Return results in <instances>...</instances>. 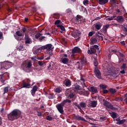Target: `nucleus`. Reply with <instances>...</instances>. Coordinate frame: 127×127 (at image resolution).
<instances>
[{
    "label": "nucleus",
    "mask_w": 127,
    "mask_h": 127,
    "mask_svg": "<svg viewBox=\"0 0 127 127\" xmlns=\"http://www.w3.org/2000/svg\"><path fill=\"white\" fill-rule=\"evenodd\" d=\"M21 112L19 110H14L9 115H8V119L9 121H14L20 118Z\"/></svg>",
    "instance_id": "1"
},
{
    "label": "nucleus",
    "mask_w": 127,
    "mask_h": 127,
    "mask_svg": "<svg viewBox=\"0 0 127 127\" xmlns=\"http://www.w3.org/2000/svg\"><path fill=\"white\" fill-rule=\"evenodd\" d=\"M31 67H32V63L29 60L24 61L21 64V68L25 72H29Z\"/></svg>",
    "instance_id": "2"
},
{
    "label": "nucleus",
    "mask_w": 127,
    "mask_h": 127,
    "mask_svg": "<svg viewBox=\"0 0 127 127\" xmlns=\"http://www.w3.org/2000/svg\"><path fill=\"white\" fill-rule=\"evenodd\" d=\"M107 72L109 73L108 75H110L113 77H117L119 74V70L114 66H110L107 68Z\"/></svg>",
    "instance_id": "3"
},
{
    "label": "nucleus",
    "mask_w": 127,
    "mask_h": 127,
    "mask_svg": "<svg viewBox=\"0 0 127 127\" xmlns=\"http://www.w3.org/2000/svg\"><path fill=\"white\" fill-rule=\"evenodd\" d=\"M71 35L74 38H80V36H81V32L75 28H72V31H71Z\"/></svg>",
    "instance_id": "4"
},
{
    "label": "nucleus",
    "mask_w": 127,
    "mask_h": 127,
    "mask_svg": "<svg viewBox=\"0 0 127 127\" xmlns=\"http://www.w3.org/2000/svg\"><path fill=\"white\" fill-rule=\"evenodd\" d=\"M2 64L3 66V69H7L11 67V63L8 62H4L2 63Z\"/></svg>",
    "instance_id": "5"
},
{
    "label": "nucleus",
    "mask_w": 127,
    "mask_h": 127,
    "mask_svg": "<svg viewBox=\"0 0 127 127\" xmlns=\"http://www.w3.org/2000/svg\"><path fill=\"white\" fill-rule=\"evenodd\" d=\"M24 39L25 40V43L26 44H30V43H31V38L29 37L28 33L25 34Z\"/></svg>",
    "instance_id": "6"
},
{
    "label": "nucleus",
    "mask_w": 127,
    "mask_h": 127,
    "mask_svg": "<svg viewBox=\"0 0 127 127\" xmlns=\"http://www.w3.org/2000/svg\"><path fill=\"white\" fill-rule=\"evenodd\" d=\"M78 94L79 95H83V96H86L89 94L88 91H86L85 89L81 88L78 91H77Z\"/></svg>",
    "instance_id": "7"
},
{
    "label": "nucleus",
    "mask_w": 127,
    "mask_h": 127,
    "mask_svg": "<svg viewBox=\"0 0 127 127\" xmlns=\"http://www.w3.org/2000/svg\"><path fill=\"white\" fill-rule=\"evenodd\" d=\"M63 107L64 106L62 105L61 103L56 105L57 109L60 114H63L64 112L63 111Z\"/></svg>",
    "instance_id": "8"
},
{
    "label": "nucleus",
    "mask_w": 127,
    "mask_h": 127,
    "mask_svg": "<svg viewBox=\"0 0 127 127\" xmlns=\"http://www.w3.org/2000/svg\"><path fill=\"white\" fill-rule=\"evenodd\" d=\"M94 73L96 75L97 78L98 79H101V71L99 70L98 68L95 67V70H94Z\"/></svg>",
    "instance_id": "9"
},
{
    "label": "nucleus",
    "mask_w": 127,
    "mask_h": 127,
    "mask_svg": "<svg viewBox=\"0 0 127 127\" xmlns=\"http://www.w3.org/2000/svg\"><path fill=\"white\" fill-rule=\"evenodd\" d=\"M112 52L117 55V56H120V57H124V54H122L120 51H118L116 49L112 50Z\"/></svg>",
    "instance_id": "10"
},
{
    "label": "nucleus",
    "mask_w": 127,
    "mask_h": 127,
    "mask_svg": "<svg viewBox=\"0 0 127 127\" xmlns=\"http://www.w3.org/2000/svg\"><path fill=\"white\" fill-rule=\"evenodd\" d=\"M87 89L89 90L90 92H91L92 93H94L95 94L98 93V89H97V87L92 86L91 87H88Z\"/></svg>",
    "instance_id": "11"
},
{
    "label": "nucleus",
    "mask_w": 127,
    "mask_h": 127,
    "mask_svg": "<svg viewBox=\"0 0 127 127\" xmlns=\"http://www.w3.org/2000/svg\"><path fill=\"white\" fill-rule=\"evenodd\" d=\"M104 106L105 107H107V108H109V109H111V110H113L114 109V107H113V105L109 102V101H105L104 103Z\"/></svg>",
    "instance_id": "12"
},
{
    "label": "nucleus",
    "mask_w": 127,
    "mask_h": 127,
    "mask_svg": "<svg viewBox=\"0 0 127 127\" xmlns=\"http://www.w3.org/2000/svg\"><path fill=\"white\" fill-rule=\"evenodd\" d=\"M41 50H42V49H37V48H34L33 49V52L34 54H36L37 55H38L40 52H41Z\"/></svg>",
    "instance_id": "13"
},
{
    "label": "nucleus",
    "mask_w": 127,
    "mask_h": 127,
    "mask_svg": "<svg viewBox=\"0 0 127 127\" xmlns=\"http://www.w3.org/2000/svg\"><path fill=\"white\" fill-rule=\"evenodd\" d=\"M75 21L77 22V23H82V22H83V18L81 17L80 16H77Z\"/></svg>",
    "instance_id": "14"
},
{
    "label": "nucleus",
    "mask_w": 127,
    "mask_h": 127,
    "mask_svg": "<svg viewBox=\"0 0 127 127\" xmlns=\"http://www.w3.org/2000/svg\"><path fill=\"white\" fill-rule=\"evenodd\" d=\"M47 49V51H48V52H49V51H51V52H49V57L47 58L46 59V60H50V57H51V56H52V51H53V49H51V48H48V49Z\"/></svg>",
    "instance_id": "15"
},
{
    "label": "nucleus",
    "mask_w": 127,
    "mask_h": 127,
    "mask_svg": "<svg viewBox=\"0 0 127 127\" xmlns=\"http://www.w3.org/2000/svg\"><path fill=\"white\" fill-rule=\"evenodd\" d=\"M122 29L124 33L126 34V35H127V24H124L122 25Z\"/></svg>",
    "instance_id": "16"
},
{
    "label": "nucleus",
    "mask_w": 127,
    "mask_h": 127,
    "mask_svg": "<svg viewBox=\"0 0 127 127\" xmlns=\"http://www.w3.org/2000/svg\"><path fill=\"white\" fill-rule=\"evenodd\" d=\"M71 103V100L69 99H65L64 100L61 104L64 107L65 105H67V104H70Z\"/></svg>",
    "instance_id": "17"
},
{
    "label": "nucleus",
    "mask_w": 127,
    "mask_h": 127,
    "mask_svg": "<svg viewBox=\"0 0 127 127\" xmlns=\"http://www.w3.org/2000/svg\"><path fill=\"white\" fill-rule=\"evenodd\" d=\"M103 26V24L101 23H98L97 24H96L95 25V29L97 30H100L102 27Z\"/></svg>",
    "instance_id": "18"
},
{
    "label": "nucleus",
    "mask_w": 127,
    "mask_h": 127,
    "mask_svg": "<svg viewBox=\"0 0 127 127\" xmlns=\"http://www.w3.org/2000/svg\"><path fill=\"white\" fill-rule=\"evenodd\" d=\"M37 86L36 85H35L32 89L31 90V94L32 95V96H33L34 95H35V93L36 92V91H37Z\"/></svg>",
    "instance_id": "19"
},
{
    "label": "nucleus",
    "mask_w": 127,
    "mask_h": 127,
    "mask_svg": "<svg viewBox=\"0 0 127 127\" xmlns=\"http://www.w3.org/2000/svg\"><path fill=\"white\" fill-rule=\"evenodd\" d=\"M116 121L117 122V124L119 125H123V124H125V122H126V120L123 119V120H120V119H117Z\"/></svg>",
    "instance_id": "20"
},
{
    "label": "nucleus",
    "mask_w": 127,
    "mask_h": 127,
    "mask_svg": "<svg viewBox=\"0 0 127 127\" xmlns=\"http://www.w3.org/2000/svg\"><path fill=\"white\" fill-rule=\"evenodd\" d=\"M61 60L63 64H67V63H68V62H69V60L67 58H62L61 59Z\"/></svg>",
    "instance_id": "21"
},
{
    "label": "nucleus",
    "mask_w": 127,
    "mask_h": 127,
    "mask_svg": "<svg viewBox=\"0 0 127 127\" xmlns=\"http://www.w3.org/2000/svg\"><path fill=\"white\" fill-rule=\"evenodd\" d=\"M64 84H65V87H70V85H71V81L68 79L64 81Z\"/></svg>",
    "instance_id": "22"
},
{
    "label": "nucleus",
    "mask_w": 127,
    "mask_h": 127,
    "mask_svg": "<svg viewBox=\"0 0 127 127\" xmlns=\"http://www.w3.org/2000/svg\"><path fill=\"white\" fill-rule=\"evenodd\" d=\"M30 87H31V84H30V83H24L22 88H26L27 89H29Z\"/></svg>",
    "instance_id": "23"
},
{
    "label": "nucleus",
    "mask_w": 127,
    "mask_h": 127,
    "mask_svg": "<svg viewBox=\"0 0 127 127\" xmlns=\"http://www.w3.org/2000/svg\"><path fill=\"white\" fill-rule=\"evenodd\" d=\"M95 52H96V49L95 48H91L90 50H88L87 51V53L88 54H93Z\"/></svg>",
    "instance_id": "24"
},
{
    "label": "nucleus",
    "mask_w": 127,
    "mask_h": 127,
    "mask_svg": "<svg viewBox=\"0 0 127 127\" xmlns=\"http://www.w3.org/2000/svg\"><path fill=\"white\" fill-rule=\"evenodd\" d=\"M110 27V25L106 24V25L103 26L102 28V31L104 32H107V30Z\"/></svg>",
    "instance_id": "25"
},
{
    "label": "nucleus",
    "mask_w": 127,
    "mask_h": 127,
    "mask_svg": "<svg viewBox=\"0 0 127 127\" xmlns=\"http://www.w3.org/2000/svg\"><path fill=\"white\" fill-rule=\"evenodd\" d=\"M97 38H92L91 39V42L90 44L91 45H94L95 43H97Z\"/></svg>",
    "instance_id": "26"
},
{
    "label": "nucleus",
    "mask_w": 127,
    "mask_h": 127,
    "mask_svg": "<svg viewBox=\"0 0 127 127\" xmlns=\"http://www.w3.org/2000/svg\"><path fill=\"white\" fill-rule=\"evenodd\" d=\"M98 104V102L97 101H91V107L92 108H96L97 107V104Z\"/></svg>",
    "instance_id": "27"
},
{
    "label": "nucleus",
    "mask_w": 127,
    "mask_h": 127,
    "mask_svg": "<svg viewBox=\"0 0 127 127\" xmlns=\"http://www.w3.org/2000/svg\"><path fill=\"white\" fill-rule=\"evenodd\" d=\"M117 21L118 22H123L124 21V18H123V16H119L117 17Z\"/></svg>",
    "instance_id": "28"
},
{
    "label": "nucleus",
    "mask_w": 127,
    "mask_h": 127,
    "mask_svg": "<svg viewBox=\"0 0 127 127\" xmlns=\"http://www.w3.org/2000/svg\"><path fill=\"white\" fill-rule=\"evenodd\" d=\"M99 0V3L100 4H106L108 1H109V0Z\"/></svg>",
    "instance_id": "29"
},
{
    "label": "nucleus",
    "mask_w": 127,
    "mask_h": 127,
    "mask_svg": "<svg viewBox=\"0 0 127 127\" xmlns=\"http://www.w3.org/2000/svg\"><path fill=\"white\" fill-rule=\"evenodd\" d=\"M41 48H52V44H48L46 45L45 46H43Z\"/></svg>",
    "instance_id": "30"
},
{
    "label": "nucleus",
    "mask_w": 127,
    "mask_h": 127,
    "mask_svg": "<svg viewBox=\"0 0 127 127\" xmlns=\"http://www.w3.org/2000/svg\"><path fill=\"white\" fill-rule=\"evenodd\" d=\"M95 36L96 39H98L99 40H104V37H103V36H100L96 34H95Z\"/></svg>",
    "instance_id": "31"
},
{
    "label": "nucleus",
    "mask_w": 127,
    "mask_h": 127,
    "mask_svg": "<svg viewBox=\"0 0 127 127\" xmlns=\"http://www.w3.org/2000/svg\"><path fill=\"white\" fill-rule=\"evenodd\" d=\"M76 120H78V121H82L83 122H86V120L84 119V118L80 116H77L76 117Z\"/></svg>",
    "instance_id": "32"
},
{
    "label": "nucleus",
    "mask_w": 127,
    "mask_h": 127,
    "mask_svg": "<svg viewBox=\"0 0 127 127\" xmlns=\"http://www.w3.org/2000/svg\"><path fill=\"white\" fill-rule=\"evenodd\" d=\"M74 88L75 89V90L77 91V92H78L81 88L80 86L78 85H74Z\"/></svg>",
    "instance_id": "33"
},
{
    "label": "nucleus",
    "mask_w": 127,
    "mask_h": 127,
    "mask_svg": "<svg viewBox=\"0 0 127 127\" xmlns=\"http://www.w3.org/2000/svg\"><path fill=\"white\" fill-rule=\"evenodd\" d=\"M111 116L113 119H116V118H118V114L115 113V112H112L111 114Z\"/></svg>",
    "instance_id": "34"
},
{
    "label": "nucleus",
    "mask_w": 127,
    "mask_h": 127,
    "mask_svg": "<svg viewBox=\"0 0 127 127\" xmlns=\"http://www.w3.org/2000/svg\"><path fill=\"white\" fill-rule=\"evenodd\" d=\"M80 51L79 48H73L72 50V53L74 54V53H77Z\"/></svg>",
    "instance_id": "35"
},
{
    "label": "nucleus",
    "mask_w": 127,
    "mask_h": 127,
    "mask_svg": "<svg viewBox=\"0 0 127 127\" xmlns=\"http://www.w3.org/2000/svg\"><path fill=\"white\" fill-rule=\"evenodd\" d=\"M57 27L61 29V30L62 31H65V27L63 25H57Z\"/></svg>",
    "instance_id": "36"
},
{
    "label": "nucleus",
    "mask_w": 127,
    "mask_h": 127,
    "mask_svg": "<svg viewBox=\"0 0 127 127\" xmlns=\"http://www.w3.org/2000/svg\"><path fill=\"white\" fill-rule=\"evenodd\" d=\"M16 35H17V36H19V37L23 36V34L20 32V31H17V32H16Z\"/></svg>",
    "instance_id": "37"
},
{
    "label": "nucleus",
    "mask_w": 127,
    "mask_h": 127,
    "mask_svg": "<svg viewBox=\"0 0 127 127\" xmlns=\"http://www.w3.org/2000/svg\"><path fill=\"white\" fill-rule=\"evenodd\" d=\"M126 68H127V64H123L120 67V70H126Z\"/></svg>",
    "instance_id": "38"
},
{
    "label": "nucleus",
    "mask_w": 127,
    "mask_h": 127,
    "mask_svg": "<svg viewBox=\"0 0 127 127\" xmlns=\"http://www.w3.org/2000/svg\"><path fill=\"white\" fill-rule=\"evenodd\" d=\"M54 18H56V19H59L60 18V14L57 13L54 14Z\"/></svg>",
    "instance_id": "39"
},
{
    "label": "nucleus",
    "mask_w": 127,
    "mask_h": 127,
    "mask_svg": "<svg viewBox=\"0 0 127 127\" xmlns=\"http://www.w3.org/2000/svg\"><path fill=\"white\" fill-rule=\"evenodd\" d=\"M115 101H116V102H119V101H124V96L123 97H116L115 99Z\"/></svg>",
    "instance_id": "40"
},
{
    "label": "nucleus",
    "mask_w": 127,
    "mask_h": 127,
    "mask_svg": "<svg viewBox=\"0 0 127 127\" xmlns=\"http://www.w3.org/2000/svg\"><path fill=\"white\" fill-rule=\"evenodd\" d=\"M62 91V89L61 88L58 87L55 89V92H56V93H61Z\"/></svg>",
    "instance_id": "41"
},
{
    "label": "nucleus",
    "mask_w": 127,
    "mask_h": 127,
    "mask_svg": "<svg viewBox=\"0 0 127 127\" xmlns=\"http://www.w3.org/2000/svg\"><path fill=\"white\" fill-rule=\"evenodd\" d=\"M41 35H42V34H41L40 33H38L35 35V37L36 39H38L40 37V36H41Z\"/></svg>",
    "instance_id": "42"
},
{
    "label": "nucleus",
    "mask_w": 127,
    "mask_h": 127,
    "mask_svg": "<svg viewBox=\"0 0 127 127\" xmlns=\"http://www.w3.org/2000/svg\"><path fill=\"white\" fill-rule=\"evenodd\" d=\"M124 99L123 101H125L126 104L127 105V93L124 96H123Z\"/></svg>",
    "instance_id": "43"
},
{
    "label": "nucleus",
    "mask_w": 127,
    "mask_h": 127,
    "mask_svg": "<svg viewBox=\"0 0 127 127\" xmlns=\"http://www.w3.org/2000/svg\"><path fill=\"white\" fill-rule=\"evenodd\" d=\"M80 106L81 108H86V103L84 102H81L80 103Z\"/></svg>",
    "instance_id": "44"
},
{
    "label": "nucleus",
    "mask_w": 127,
    "mask_h": 127,
    "mask_svg": "<svg viewBox=\"0 0 127 127\" xmlns=\"http://www.w3.org/2000/svg\"><path fill=\"white\" fill-rule=\"evenodd\" d=\"M61 22V21H60V20H57L55 22V24L56 25H60L59 24H60V23Z\"/></svg>",
    "instance_id": "45"
},
{
    "label": "nucleus",
    "mask_w": 127,
    "mask_h": 127,
    "mask_svg": "<svg viewBox=\"0 0 127 127\" xmlns=\"http://www.w3.org/2000/svg\"><path fill=\"white\" fill-rule=\"evenodd\" d=\"M83 4H84V5H86V4H89V0H83Z\"/></svg>",
    "instance_id": "46"
},
{
    "label": "nucleus",
    "mask_w": 127,
    "mask_h": 127,
    "mask_svg": "<svg viewBox=\"0 0 127 127\" xmlns=\"http://www.w3.org/2000/svg\"><path fill=\"white\" fill-rule=\"evenodd\" d=\"M110 92L112 93V94H115V93H116V89H110Z\"/></svg>",
    "instance_id": "47"
},
{
    "label": "nucleus",
    "mask_w": 127,
    "mask_h": 127,
    "mask_svg": "<svg viewBox=\"0 0 127 127\" xmlns=\"http://www.w3.org/2000/svg\"><path fill=\"white\" fill-rule=\"evenodd\" d=\"M119 44L123 45V46H126V41H123L119 42Z\"/></svg>",
    "instance_id": "48"
},
{
    "label": "nucleus",
    "mask_w": 127,
    "mask_h": 127,
    "mask_svg": "<svg viewBox=\"0 0 127 127\" xmlns=\"http://www.w3.org/2000/svg\"><path fill=\"white\" fill-rule=\"evenodd\" d=\"M8 92V87H4V94Z\"/></svg>",
    "instance_id": "49"
},
{
    "label": "nucleus",
    "mask_w": 127,
    "mask_h": 127,
    "mask_svg": "<svg viewBox=\"0 0 127 127\" xmlns=\"http://www.w3.org/2000/svg\"><path fill=\"white\" fill-rule=\"evenodd\" d=\"M21 30L22 32H23V33H25V32H26V31H27V29H26V28L24 27L22 28Z\"/></svg>",
    "instance_id": "50"
},
{
    "label": "nucleus",
    "mask_w": 127,
    "mask_h": 127,
    "mask_svg": "<svg viewBox=\"0 0 127 127\" xmlns=\"http://www.w3.org/2000/svg\"><path fill=\"white\" fill-rule=\"evenodd\" d=\"M45 38H46V37L42 36L40 40V42H42V41H45Z\"/></svg>",
    "instance_id": "51"
},
{
    "label": "nucleus",
    "mask_w": 127,
    "mask_h": 127,
    "mask_svg": "<svg viewBox=\"0 0 127 127\" xmlns=\"http://www.w3.org/2000/svg\"><path fill=\"white\" fill-rule=\"evenodd\" d=\"M75 96V94H74L73 93H70V94H69L68 97L69 98H70V99H72V98H74Z\"/></svg>",
    "instance_id": "52"
},
{
    "label": "nucleus",
    "mask_w": 127,
    "mask_h": 127,
    "mask_svg": "<svg viewBox=\"0 0 127 127\" xmlns=\"http://www.w3.org/2000/svg\"><path fill=\"white\" fill-rule=\"evenodd\" d=\"M93 34H95V31L90 32L88 34V36H93Z\"/></svg>",
    "instance_id": "53"
},
{
    "label": "nucleus",
    "mask_w": 127,
    "mask_h": 127,
    "mask_svg": "<svg viewBox=\"0 0 127 127\" xmlns=\"http://www.w3.org/2000/svg\"><path fill=\"white\" fill-rule=\"evenodd\" d=\"M66 13H71L72 12V10L70 8H68L66 10Z\"/></svg>",
    "instance_id": "54"
},
{
    "label": "nucleus",
    "mask_w": 127,
    "mask_h": 127,
    "mask_svg": "<svg viewBox=\"0 0 127 127\" xmlns=\"http://www.w3.org/2000/svg\"><path fill=\"white\" fill-rule=\"evenodd\" d=\"M46 119H47V121H52V117H51L49 116H47Z\"/></svg>",
    "instance_id": "55"
},
{
    "label": "nucleus",
    "mask_w": 127,
    "mask_h": 127,
    "mask_svg": "<svg viewBox=\"0 0 127 127\" xmlns=\"http://www.w3.org/2000/svg\"><path fill=\"white\" fill-rule=\"evenodd\" d=\"M105 120H106V118H105V117H100V122H103V121H105Z\"/></svg>",
    "instance_id": "56"
},
{
    "label": "nucleus",
    "mask_w": 127,
    "mask_h": 127,
    "mask_svg": "<svg viewBox=\"0 0 127 127\" xmlns=\"http://www.w3.org/2000/svg\"><path fill=\"white\" fill-rule=\"evenodd\" d=\"M38 64H39V65H40V66H43L44 63H43V62H42L41 61H39Z\"/></svg>",
    "instance_id": "57"
},
{
    "label": "nucleus",
    "mask_w": 127,
    "mask_h": 127,
    "mask_svg": "<svg viewBox=\"0 0 127 127\" xmlns=\"http://www.w3.org/2000/svg\"><path fill=\"white\" fill-rule=\"evenodd\" d=\"M99 64L98 63V61H95L94 62V66H95L96 67H97V66H98V64Z\"/></svg>",
    "instance_id": "58"
},
{
    "label": "nucleus",
    "mask_w": 127,
    "mask_h": 127,
    "mask_svg": "<svg viewBox=\"0 0 127 127\" xmlns=\"http://www.w3.org/2000/svg\"><path fill=\"white\" fill-rule=\"evenodd\" d=\"M122 70L120 71V73L121 74H126V69H121Z\"/></svg>",
    "instance_id": "59"
},
{
    "label": "nucleus",
    "mask_w": 127,
    "mask_h": 127,
    "mask_svg": "<svg viewBox=\"0 0 127 127\" xmlns=\"http://www.w3.org/2000/svg\"><path fill=\"white\" fill-rule=\"evenodd\" d=\"M31 59H32V60L33 61H34V62H35V61H36V57H33L31 58Z\"/></svg>",
    "instance_id": "60"
},
{
    "label": "nucleus",
    "mask_w": 127,
    "mask_h": 127,
    "mask_svg": "<svg viewBox=\"0 0 127 127\" xmlns=\"http://www.w3.org/2000/svg\"><path fill=\"white\" fill-rule=\"evenodd\" d=\"M100 88L102 89H106L107 88V86L104 85H100Z\"/></svg>",
    "instance_id": "61"
},
{
    "label": "nucleus",
    "mask_w": 127,
    "mask_h": 127,
    "mask_svg": "<svg viewBox=\"0 0 127 127\" xmlns=\"http://www.w3.org/2000/svg\"><path fill=\"white\" fill-rule=\"evenodd\" d=\"M5 73H6V72H5V73H3L2 74H0V81H1V80L2 79V77H3V75H4V74H5Z\"/></svg>",
    "instance_id": "62"
},
{
    "label": "nucleus",
    "mask_w": 127,
    "mask_h": 127,
    "mask_svg": "<svg viewBox=\"0 0 127 127\" xmlns=\"http://www.w3.org/2000/svg\"><path fill=\"white\" fill-rule=\"evenodd\" d=\"M68 56L66 54H63V58H67Z\"/></svg>",
    "instance_id": "63"
},
{
    "label": "nucleus",
    "mask_w": 127,
    "mask_h": 127,
    "mask_svg": "<svg viewBox=\"0 0 127 127\" xmlns=\"http://www.w3.org/2000/svg\"><path fill=\"white\" fill-rule=\"evenodd\" d=\"M0 39H3L2 33H0Z\"/></svg>",
    "instance_id": "64"
}]
</instances>
